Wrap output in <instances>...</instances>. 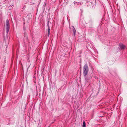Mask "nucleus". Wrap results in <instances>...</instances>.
I'll return each mask as SVG.
<instances>
[{
  "mask_svg": "<svg viewBox=\"0 0 127 127\" xmlns=\"http://www.w3.org/2000/svg\"><path fill=\"white\" fill-rule=\"evenodd\" d=\"M89 71V68L87 64L84 65L83 67V74L84 76H86L87 74Z\"/></svg>",
  "mask_w": 127,
  "mask_h": 127,
  "instance_id": "1",
  "label": "nucleus"
},
{
  "mask_svg": "<svg viewBox=\"0 0 127 127\" xmlns=\"http://www.w3.org/2000/svg\"><path fill=\"white\" fill-rule=\"evenodd\" d=\"M86 123L84 121L83 122L82 127H86Z\"/></svg>",
  "mask_w": 127,
  "mask_h": 127,
  "instance_id": "6",
  "label": "nucleus"
},
{
  "mask_svg": "<svg viewBox=\"0 0 127 127\" xmlns=\"http://www.w3.org/2000/svg\"><path fill=\"white\" fill-rule=\"evenodd\" d=\"M119 46L121 49H124L126 48L125 46L122 43H120L119 44Z\"/></svg>",
  "mask_w": 127,
  "mask_h": 127,
  "instance_id": "3",
  "label": "nucleus"
},
{
  "mask_svg": "<svg viewBox=\"0 0 127 127\" xmlns=\"http://www.w3.org/2000/svg\"><path fill=\"white\" fill-rule=\"evenodd\" d=\"M73 34L74 35H75L76 32V31L75 29L74 28V27H73Z\"/></svg>",
  "mask_w": 127,
  "mask_h": 127,
  "instance_id": "5",
  "label": "nucleus"
},
{
  "mask_svg": "<svg viewBox=\"0 0 127 127\" xmlns=\"http://www.w3.org/2000/svg\"><path fill=\"white\" fill-rule=\"evenodd\" d=\"M50 23H49V22H48L47 23V26L48 27V36L49 35L50 33Z\"/></svg>",
  "mask_w": 127,
  "mask_h": 127,
  "instance_id": "4",
  "label": "nucleus"
},
{
  "mask_svg": "<svg viewBox=\"0 0 127 127\" xmlns=\"http://www.w3.org/2000/svg\"><path fill=\"white\" fill-rule=\"evenodd\" d=\"M6 32L7 34L8 33V32L9 31V22L8 19H7L6 20Z\"/></svg>",
  "mask_w": 127,
  "mask_h": 127,
  "instance_id": "2",
  "label": "nucleus"
},
{
  "mask_svg": "<svg viewBox=\"0 0 127 127\" xmlns=\"http://www.w3.org/2000/svg\"><path fill=\"white\" fill-rule=\"evenodd\" d=\"M27 35V33H26L25 32V33L24 36H26Z\"/></svg>",
  "mask_w": 127,
  "mask_h": 127,
  "instance_id": "7",
  "label": "nucleus"
}]
</instances>
